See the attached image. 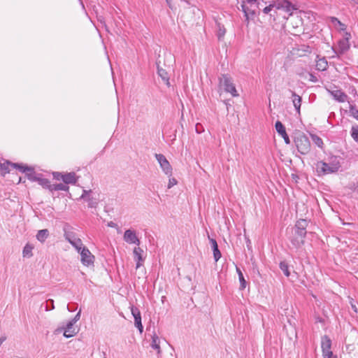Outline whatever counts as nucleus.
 Instances as JSON below:
<instances>
[{"mask_svg": "<svg viewBox=\"0 0 358 358\" xmlns=\"http://www.w3.org/2000/svg\"><path fill=\"white\" fill-rule=\"evenodd\" d=\"M341 167V159L337 156L329 157L328 162L318 161L315 164L319 176L328 175L338 172Z\"/></svg>", "mask_w": 358, "mask_h": 358, "instance_id": "f257e3e1", "label": "nucleus"}, {"mask_svg": "<svg viewBox=\"0 0 358 358\" xmlns=\"http://www.w3.org/2000/svg\"><path fill=\"white\" fill-rule=\"evenodd\" d=\"M298 151L302 155H306L310 150V143L308 137L303 133L298 134L294 139Z\"/></svg>", "mask_w": 358, "mask_h": 358, "instance_id": "f03ea898", "label": "nucleus"}, {"mask_svg": "<svg viewBox=\"0 0 358 358\" xmlns=\"http://www.w3.org/2000/svg\"><path fill=\"white\" fill-rule=\"evenodd\" d=\"M220 84L222 87H224V90L229 93H230L233 96H238V94L236 90V87L232 83L231 78L227 76V75H223L220 78Z\"/></svg>", "mask_w": 358, "mask_h": 358, "instance_id": "7ed1b4c3", "label": "nucleus"}, {"mask_svg": "<svg viewBox=\"0 0 358 358\" xmlns=\"http://www.w3.org/2000/svg\"><path fill=\"white\" fill-rule=\"evenodd\" d=\"M10 167H13L15 169H19L21 172L25 173L26 171H31V168L18 164L15 163H10L9 162H6L3 163L0 162V172L2 175H5L6 173L10 171Z\"/></svg>", "mask_w": 358, "mask_h": 358, "instance_id": "20e7f679", "label": "nucleus"}, {"mask_svg": "<svg viewBox=\"0 0 358 358\" xmlns=\"http://www.w3.org/2000/svg\"><path fill=\"white\" fill-rule=\"evenodd\" d=\"M155 158L157 160L162 171L169 177L172 175V167L166 158V157L162 154H156Z\"/></svg>", "mask_w": 358, "mask_h": 358, "instance_id": "39448f33", "label": "nucleus"}, {"mask_svg": "<svg viewBox=\"0 0 358 358\" xmlns=\"http://www.w3.org/2000/svg\"><path fill=\"white\" fill-rule=\"evenodd\" d=\"M79 254L80 255V262L84 266H90L94 264V256L88 248L83 249Z\"/></svg>", "mask_w": 358, "mask_h": 358, "instance_id": "423d86ee", "label": "nucleus"}, {"mask_svg": "<svg viewBox=\"0 0 358 358\" xmlns=\"http://www.w3.org/2000/svg\"><path fill=\"white\" fill-rule=\"evenodd\" d=\"M257 8V7H251L249 4L241 3V10L244 13L248 24L250 20H253L255 17Z\"/></svg>", "mask_w": 358, "mask_h": 358, "instance_id": "0eeeda50", "label": "nucleus"}, {"mask_svg": "<svg viewBox=\"0 0 358 358\" xmlns=\"http://www.w3.org/2000/svg\"><path fill=\"white\" fill-rule=\"evenodd\" d=\"M74 325H75L74 323L69 321L67 323L66 327L58 328L56 330V331L61 332L62 331H64V336L66 338H71V337L75 336L78 331V329Z\"/></svg>", "mask_w": 358, "mask_h": 358, "instance_id": "6e6552de", "label": "nucleus"}, {"mask_svg": "<svg viewBox=\"0 0 358 358\" xmlns=\"http://www.w3.org/2000/svg\"><path fill=\"white\" fill-rule=\"evenodd\" d=\"M66 239L68 242L76 249V250L80 253L83 249H85L86 247L84 246L83 241L80 238L76 237L74 235H66Z\"/></svg>", "mask_w": 358, "mask_h": 358, "instance_id": "1a4fd4ad", "label": "nucleus"}, {"mask_svg": "<svg viewBox=\"0 0 358 358\" xmlns=\"http://www.w3.org/2000/svg\"><path fill=\"white\" fill-rule=\"evenodd\" d=\"M306 235L301 233H296L293 231L292 235L290 237L292 245L294 248H299L304 244V238Z\"/></svg>", "mask_w": 358, "mask_h": 358, "instance_id": "9d476101", "label": "nucleus"}, {"mask_svg": "<svg viewBox=\"0 0 358 358\" xmlns=\"http://www.w3.org/2000/svg\"><path fill=\"white\" fill-rule=\"evenodd\" d=\"M131 312L134 318V324L135 327L138 329L139 332L141 334L143 331V327L141 322V312L138 308L134 306H131Z\"/></svg>", "mask_w": 358, "mask_h": 358, "instance_id": "9b49d317", "label": "nucleus"}, {"mask_svg": "<svg viewBox=\"0 0 358 358\" xmlns=\"http://www.w3.org/2000/svg\"><path fill=\"white\" fill-rule=\"evenodd\" d=\"M80 198L88 203L90 208H94L97 205V200L93 196V192L91 189H83Z\"/></svg>", "mask_w": 358, "mask_h": 358, "instance_id": "f8f14e48", "label": "nucleus"}, {"mask_svg": "<svg viewBox=\"0 0 358 358\" xmlns=\"http://www.w3.org/2000/svg\"><path fill=\"white\" fill-rule=\"evenodd\" d=\"M124 241L129 244H136L137 245H140V241L138 238L136 232L131 229H127L124 231Z\"/></svg>", "mask_w": 358, "mask_h": 358, "instance_id": "ddd939ff", "label": "nucleus"}, {"mask_svg": "<svg viewBox=\"0 0 358 358\" xmlns=\"http://www.w3.org/2000/svg\"><path fill=\"white\" fill-rule=\"evenodd\" d=\"M328 92L334 99L338 102L343 103L348 100V95L341 90L334 88L333 90H328Z\"/></svg>", "mask_w": 358, "mask_h": 358, "instance_id": "4468645a", "label": "nucleus"}, {"mask_svg": "<svg viewBox=\"0 0 358 358\" xmlns=\"http://www.w3.org/2000/svg\"><path fill=\"white\" fill-rule=\"evenodd\" d=\"M350 38V34L345 32L344 38L338 42V51L341 54L345 52L350 48L349 40Z\"/></svg>", "mask_w": 358, "mask_h": 358, "instance_id": "2eb2a0df", "label": "nucleus"}, {"mask_svg": "<svg viewBox=\"0 0 358 358\" xmlns=\"http://www.w3.org/2000/svg\"><path fill=\"white\" fill-rule=\"evenodd\" d=\"M160 343L161 340L159 336L155 331H153L150 335V346L157 352V355H160L162 353Z\"/></svg>", "mask_w": 358, "mask_h": 358, "instance_id": "dca6fc26", "label": "nucleus"}, {"mask_svg": "<svg viewBox=\"0 0 358 358\" xmlns=\"http://www.w3.org/2000/svg\"><path fill=\"white\" fill-rule=\"evenodd\" d=\"M275 9L282 10L289 14H291L292 11L294 9L292 3L287 0L278 1L275 2Z\"/></svg>", "mask_w": 358, "mask_h": 358, "instance_id": "f3484780", "label": "nucleus"}, {"mask_svg": "<svg viewBox=\"0 0 358 358\" xmlns=\"http://www.w3.org/2000/svg\"><path fill=\"white\" fill-rule=\"evenodd\" d=\"M32 169L31 171H26L28 178L29 180L33 181H38V184L41 185L44 188H47L50 190V187H51L52 185L50 184V181L48 179L42 178H38L32 174Z\"/></svg>", "mask_w": 358, "mask_h": 358, "instance_id": "a211bd4d", "label": "nucleus"}, {"mask_svg": "<svg viewBox=\"0 0 358 358\" xmlns=\"http://www.w3.org/2000/svg\"><path fill=\"white\" fill-rule=\"evenodd\" d=\"M308 225V222L306 220H299L296 222L295 224V227L294 228L293 231L296 233H301L302 234H306V227Z\"/></svg>", "mask_w": 358, "mask_h": 358, "instance_id": "6ab92c4d", "label": "nucleus"}, {"mask_svg": "<svg viewBox=\"0 0 358 358\" xmlns=\"http://www.w3.org/2000/svg\"><path fill=\"white\" fill-rule=\"evenodd\" d=\"M133 253L134 259L137 262L136 268H138L144 261L143 258V250L141 248L136 247L134 248Z\"/></svg>", "mask_w": 358, "mask_h": 358, "instance_id": "aec40b11", "label": "nucleus"}, {"mask_svg": "<svg viewBox=\"0 0 358 358\" xmlns=\"http://www.w3.org/2000/svg\"><path fill=\"white\" fill-rule=\"evenodd\" d=\"M60 178H57V179H62L64 183L66 184H74L76 182V174L73 172L68 173L66 174H59Z\"/></svg>", "mask_w": 358, "mask_h": 358, "instance_id": "412c9836", "label": "nucleus"}, {"mask_svg": "<svg viewBox=\"0 0 358 358\" xmlns=\"http://www.w3.org/2000/svg\"><path fill=\"white\" fill-rule=\"evenodd\" d=\"M208 239L212 246L215 261L217 262L221 257V252L218 249L217 241L214 238H210L209 236Z\"/></svg>", "mask_w": 358, "mask_h": 358, "instance_id": "4be33fe9", "label": "nucleus"}, {"mask_svg": "<svg viewBox=\"0 0 358 358\" xmlns=\"http://www.w3.org/2000/svg\"><path fill=\"white\" fill-rule=\"evenodd\" d=\"M331 341L330 338L327 336H322V342H321V348H322V353L331 351Z\"/></svg>", "mask_w": 358, "mask_h": 358, "instance_id": "5701e85b", "label": "nucleus"}, {"mask_svg": "<svg viewBox=\"0 0 358 358\" xmlns=\"http://www.w3.org/2000/svg\"><path fill=\"white\" fill-rule=\"evenodd\" d=\"M292 99L293 105L296 110V112L300 114V108L301 105V98L300 96L297 95L295 92H292Z\"/></svg>", "mask_w": 358, "mask_h": 358, "instance_id": "b1692460", "label": "nucleus"}, {"mask_svg": "<svg viewBox=\"0 0 358 358\" xmlns=\"http://www.w3.org/2000/svg\"><path fill=\"white\" fill-rule=\"evenodd\" d=\"M49 235L50 234L48 229H41L37 232L36 238L39 242L43 243L48 238Z\"/></svg>", "mask_w": 358, "mask_h": 358, "instance_id": "393cba45", "label": "nucleus"}, {"mask_svg": "<svg viewBox=\"0 0 358 358\" xmlns=\"http://www.w3.org/2000/svg\"><path fill=\"white\" fill-rule=\"evenodd\" d=\"M34 246L32 244L27 243L22 250V256L24 257L30 258L33 256L32 250Z\"/></svg>", "mask_w": 358, "mask_h": 358, "instance_id": "a878e982", "label": "nucleus"}, {"mask_svg": "<svg viewBox=\"0 0 358 358\" xmlns=\"http://www.w3.org/2000/svg\"><path fill=\"white\" fill-rule=\"evenodd\" d=\"M158 75L162 78V79L166 83V84L168 86L170 85L169 78L166 70H164L162 68H158Z\"/></svg>", "mask_w": 358, "mask_h": 358, "instance_id": "bb28decb", "label": "nucleus"}, {"mask_svg": "<svg viewBox=\"0 0 358 358\" xmlns=\"http://www.w3.org/2000/svg\"><path fill=\"white\" fill-rule=\"evenodd\" d=\"M68 189H69V187L62 183L54 184V185H52L51 187H50V191H51V192L58 191V190L67 191Z\"/></svg>", "mask_w": 358, "mask_h": 358, "instance_id": "cd10ccee", "label": "nucleus"}, {"mask_svg": "<svg viewBox=\"0 0 358 358\" xmlns=\"http://www.w3.org/2000/svg\"><path fill=\"white\" fill-rule=\"evenodd\" d=\"M331 22L336 29L341 31H344L346 29L345 25L336 17H331Z\"/></svg>", "mask_w": 358, "mask_h": 358, "instance_id": "c85d7f7f", "label": "nucleus"}, {"mask_svg": "<svg viewBox=\"0 0 358 358\" xmlns=\"http://www.w3.org/2000/svg\"><path fill=\"white\" fill-rule=\"evenodd\" d=\"M350 136L352 138V139L358 143V125L354 124L352 126L350 129Z\"/></svg>", "mask_w": 358, "mask_h": 358, "instance_id": "c756f323", "label": "nucleus"}, {"mask_svg": "<svg viewBox=\"0 0 358 358\" xmlns=\"http://www.w3.org/2000/svg\"><path fill=\"white\" fill-rule=\"evenodd\" d=\"M236 271H237V273L238 275V278H239V281H240V283H241V289H245V287H246V281L244 279L243 273L241 272L240 268H238V267H236Z\"/></svg>", "mask_w": 358, "mask_h": 358, "instance_id": "7c9ffc66", "label": "nucleus"}, {"mask_svg": "<svg viewBox=\"0 0 358 358\" xmlns=\"http://www.w3.org/2000/svg\"><path fill=\"white\" fill-rule=\"evenodd\" d=\"M275 129L279 135L282 136L286 133L285 128L281 122L277 121L275 125Z\"/></svg>", "mask_w": 358, "mask_h": 358, "instance_id": "2f4dec72", "label": "nucleus"}, {"mask_svg": "<svg viewBox=\"0 0 358 358\" xmlns=\"http://www.w3.org/2000/svg\"><path fill=\"white\" fill-rule=\"evenodd\" d=\"M311 138L313 143L317 145L319 148H322L323 147V141L321 138H320L317 135H311Z\"/></svg>", "mask_w": 358, "mask_h": 358, "instance_id": "473e14b6", "label": "nucleus"}, {"mask_svg": "<svg viewBox=\"0 0 358 358\" xmlns=\"http://www.w3.org/2000/svg\"><path fill=\"white\" fill-rule=\"evenodd\" d=\"M280 268L283 272V273L287 276L289 277L290 275V273L289 271L288 265L285 262H282L280 263Z\"/></svg>", "mask_w": 358, "mask_h": 358, "instance_id": "72a5a7b5", "label": "nucleus"}, {"mask_svg": "<svg viewBox=\"0 0 358 358\" xmlns=\"http://www.w3.org/2000/svg\"><path fill=\"white\" fill-rule=\"evenodd\" d=\"M350 115L358 120V109L356 108L355 105H350L349 107Z\"/></svg>", "mask_w": 358, "mask_h": 358, "instance_id": "f704fd0d", "label": "nucleus"}, {"mask_svg": "<svg viewBox=\"0 0 358 358\" xmlns=\"http://www.w3.org/2000/svg\"><path fill=\"white\" fill-rule=\"evenodd\" d=\"M226 33V30L224 27L218 24V30H217V37L220 40L222 39Z\"/></svg>", "mask_w": 358, "mask_h": 358, "instance_id": "c9c22d12", "label": "nucleus"}, {"mask_svg": "<svg viewBox=\"0 0 358 358\" xmlns=\"http://www.w3.org/2000/svg\"><path fill=\"white\" fill-rule=\"evenodd\" d=\"M258 0H244L242 3L250 5L251 7H258Z\"/></svg>", "mask_w": 358, "mask_h": 358, "instance_id": "e433bc0d", "label": "nucleus"}, {"mask_svg": "<svg viewBox=\"0 0 358 358\" xmlns=\"http://www.w3.org/2000/svg\"><path fill=\"white\" fill-rule=\"evenodd\" d=\"M177 182H177L176 179H175L174 178H169L167 187L169 189H170L172 187H173L174 185H176L177 184Z\"/></svg>", "mask_w": 358, "mask_h": 358, "instance_id": "4c0bfd02", "label": "nucleus"}, {"mask_svg": "<svg viewBox=\"0 0 358 358\" xmlns=\"http://www.w3.org/2000/svg\"><path fill=\"white\" fill-rule=\"evenodd\" d=\"M323 358H337L336 355H334L332 351L326 352L322 353Z\"/></svg>", "mask_w": 358, "mask_h": 358, "instance_id": "58836bf2", "label": "nucleus"}, {"mask_svg": "<svg viewBox=\"0 0 358 358\" xmlns=\"http://www.w3.org/2000/svg\"><path fill=\"white\" fill-rule=\"evenodd\" d=\"M275 8V4L273 3V4H271L269 5L268 6H266L264 8L263 10V12L265 13V14H268L270 11L272 10V9Z\"/></svg>", "mask_w": 358, "mask_h": 358, "instance_id": "ea45409f", "label": "nucleus"}, {"mask_svg": "<svg viewBox=\"0 0 358 358\" xmlns=\"http://www.w3.org/2000/svg\"><path fill=\"white\" fill-rule=\"evenodd\" d=\"M195 131L197 134H201L204 131V129L201 124L197 123L195 126Z\"/></svg>", "mask_w": 358, "mask_h": 358, "instance_id": "a19ab883", "label": "nucleus"}, {"mask_svg": "<svg viewBox=\"0 0 358 358\" xmlns=\"http://www.w3.org/2000/svg\"><path fill=\"white\" fill-rule=\"evenodd\" d=\"M327 64V62L325 61L322 60L317 64V66H319L318 69H322V70H324L326 69Z\"/></svg>", "mask_w": 358, "mask_h": 358, "instance_id": "79ce46f5", "label": "nucleus"}, {"mask_svg": "<svg viewBox=\"0 0 358 358\" xmlns=\"http://www.w3.org/2000/svg\"><path fill=\"white\" fill-rule=\"evenodd\" d=\"M349 299H350V303L351 305V307H352V309L355 312V313H357V306L354 303V301H353V299L350 297H349Z\"/></svg>", "mask_w": 358, "mask_h": 358, "instance_id": "37998d69", "label": "nucleus"}, {"mask_svg": "<svg viewBox=\"0 0 358 358\" xmlns=\"http://www.w3.org/2000/svg\"><path fill=\"white\" fill-rule=\"evenodd\" d=\"M80 311H79L76 314V315L74 317V318L72 320H71V322L76 324L80 320Z\"/></svg>", "mask_w": 358, "mask_h": 358, "instance_id": "c03bdc74", "label": "nucleus"}, {"mask_svg": "<svg viewBox=\"0 0 358 358\" xmlns=\"http://www.w3.org/2000/svg\"><path fill=\"white\" fill-rule=\"evenodd\" d=\"M281 136L283 138L286 144L290 143V140H289L288 135L287 134V132L285 134H284L283 135H282Z\"/></svg>", "mask_w": 358, "mask_h": 358, "instance_id": "a18cd8bd", "label": "nucleus"}, {"mask_svg": "<svg viewBox=\"0 0 358 358\" xmlns=\"http://www.w3.org/2000/svg\"><path fill=\"white\" fill-rule=\"evenodd\" d=\"M6 341V337L3 336L0 338V345Z\"/></svg>", "mask_w": 358, "mask_h": 358, "instance_id": "49530a36", "label": "nucleus"}, {"mask_svg": "<svg viewBox=\"0 0 358 358\" xmlns=\"http://www.w3.org/2000/svg\"><path fill=\"white\" fill-rule=\"evenodd\" d=\"M50 301L51 302L52 304H50V306H52V309H53L55 307H54V301L53 300L50 299Z\"/></svg>", "mask_w": 358, "mask_h": 358, "instance_id": "de8ad7c7", "label": "nucleus"}, {"mask_svg": "<svg viewBox=\"0 0 358 358\" xmlns=\"http://www.w3.org/2000/svg\"><path fill=\"white\" fill-rule=\"evenodd\" d=\"M50 301L51 302L52 304H50V306H52V309H53L55 307H54V301L53 300L50 299Z\"/></svg>", "mask_w": 358, "mask_h": 358, "instance_id": "09e8293b", "label": "nucleus"}, {"mask_svg": "<svg viewBox=\"0 0 358 358\" xmlns=\"http://www.w3.org/2000/svg\"><path fill=\"white\" fill-rule=\"evenodd\" d=\"M113 224H113V222H110V224H108V225H109L110 227H113Z\"/></svg>", "mask_w": 358, "mask_h": 358, "instance_id": "8fccbe9b", "label": "nucleus"}, {"mask_svg": "<svg viewBox=\"0 0 358 358\" xmlns=\"http://www.w3.org/2000/svg\"><path fill=\"white\" fill-rule=\"evenodd\" d=\"M357 274H358V271H357Z\"/></svg>", "mask_w": 358, "mask_h": 358, "instance_id": "3c124183", "label": "nucleus"}]
</instances>
